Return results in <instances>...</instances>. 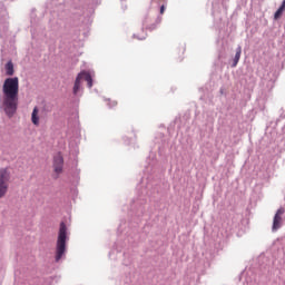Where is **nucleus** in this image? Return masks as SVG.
Returning <instances> with one entry per match:
<instances>
[{
    "instance_id": "5",
    "label": "nucleus",
    "mask_w": 285,
    "mask_h": 285,
    "mask_svg": "<svg viewBox=\"0 0 285 285\" xmlns=\"http://www.w3.org/2000/svg\"><path fill=\"white\" fill-rule=\"evenodd\" d=\"M284 207L277 209L273 220V230H278V228H282V215H284Z\"/></svg>"
},
{
    "instance_id": "12",
    "label": "nucleus",
    "mask_w": 285,
    "mask_h": 285,
    "mask_svg": "<svg viewBox=\"0 0 285 285\" xmlns=\"http://www.w3.org/2000/svg\"><path fill=\"white\" fill-rule=\"evenodd\" d=\"M107 101H108L109 108H115V106H117V100L108 99Z\"/></svg>"
},
{
    "instance_id": "14",
    "label": "nucleus",
    "mask_w": 285,
    "mask_h": 285,
    "mask_svg": "<svg viewBox=\"0 0 285 285\" xmlns=\"http://www.w3.org/2000/svg\"><path fill=\"white\" fill-rule=\"evenodd\" d=\"M164 12H166V7H165V6H161V7H160V14H164Z\"/></svg>"
},
{
    "instance_id": "8",
    "label": "nucleus",
    "mask_w": 285,
    "mask_h": 285,
    "mask_svg": "<svg viewBox=\"0 0 285 285\" xmlns=\"http://www.w3.org/2000/svg\"><path fill=\"white\" fill-rule=\"evenodd\" d=\"M81 73H78L73 85V95H78L79 90H81Z\"/></svg>"
},
{
    "instance_id": "9",
    "label": "nucleus",
    "mask_w": 285,
    "mask_h": 285,
    "mask_svg": "<svg viewBox=\"0 0 285 285\" xmlns=\"http://www.w3.org/2000/svg\"><path fill=\"white\" fill-rule=\"evenodd\" d=\"M80 75H81V78L85 79V81H87L88 88H91L92 87V76H90V73L87 71H81Z\"/></svg>"
},
{
    "instance_id": "3",
    "label": "nucleus",
    "mask_w": 285,
    "mask_h": 285,
    "mask_svg": "<svg viewBox=\"0 0 285 285\" xmlns=\"http://www.w3.org/2000/svg\"><path fill=\"white\" fill-rule=\"evenodd\" d=\"M10 184V170L8 168L0 169V199L6 197Z\"/></svg>"
},
{
    "instance_id": "13",
    "label": "nucleus",
    "mask_w": 285,
    "mask_h": 285,
    "mask_svg": "<svg viewBox=\"0 0 285 285\" xmlns=\"http://www.w3.org/2000/svg\"><path fill=\"white\" fill-rule=\"evenodd\" d=\"M279 10H282L283 12H284V10H285V0H283V2H282V4H281V7L278 8Z\"/></svg>"
},
{
    "instance_id": "10",
    "label": "nucleus",
    "mask_w": 285,
    "mask_h": 285,
    "mask_svg": "<svg viewBox=\"0 0 285 285\" xmlns=\"http://www.w3.org/2000/svg\"><path fill=\"white\" fill-rule=\"evenodd\" d=\"M239 59H242V47H237L236 55L234 57V62L232 65V68H237V65L239 63Z\"/></svg>"
},
{
    "instance_id": "4",
    "label": "nucleus",
    "mask_w": 285,
    "mask_h": 285,
    "mask_svg": "<svg viewBox=\"0 0 285 285\" xmlns=\"http://www.w3.org/2000/svg\"><path fill=\"white\" fill-rule=\"evenodd\" d=\"M53 173L55 179H59V175L63 173V156L58 153L53 156Z\"/></svg>"
},
{
    "instance_id": "1",
    "label": "nucleus",
    "mask_w": 285,
    "mask_h": 285,
    "mask_svg": "<svg viewBox=\"0 0 285 285\" xmlns=\"http://www.w3.org/2000/svg\"><path fill=\"white\" fill-rule=\"evenodd\" d=\"M2 108L8 117H12L19 106V78H7L2 85Z\"/></svg>"
},
{
    "instance_id": "6",
    "label": "nucleus",
    "mask_w": 285,
    "mask_h": 285,
    "mask_svg": "<svg viewBox=\"0 0 285 285\" xmlns=\"http://www.w3.org/2000/svg\"><path fill=\"white\" fill-rule=\"evenodd\" d=\"M6 75L8 77H12L14 75V63H12V60H9L4 66Z\"/></svg>"
},
{
    "instance_id": "2",
    "label": "nucleus",
    "mask_w": 285,
    "mask_h": 285,
    "mask_svg": "<svg viewBox=\"0 0 285 285\" xmlns=\"http://www.w3.org/2000/svg\"><path fill=\"white\" fill-rule=\"evenodd\" d=\"M66 239H68V227L66 223H60L56 243V262H59L66 255Z\"/></svg>"
},
{
    "instance_id": "11",
    "label": "nucleus",
    "mask_w": 285,
    "mask_h": 285,
    "mask_svg": "<svg viewBox=\"0 0 285 285\" xmlns=\"http://www.w3.org/2000/svg\"><path fill=\"white\" fill-rule=\"evenodd\" d=\"M282 14H284V11H282V9L278 8L277 11L274 14L275 21H277V19H281Z\"/></svg>"
},
{
    "instance_id": "7",
    "label": "nucleus",
    "mask_w": 285,
    "mask_h": 285,
    "mask_svg": "<svg viewBox=\"0 0 285 285\" xmlns=\"http://www.w3.org/2000/svg\"><path fill=\"white\" fill-rule=\"evenodd\" d=\"M31 122L33 126H39V107H35L31 114Z\"/></svg>"
}]
</instances>
